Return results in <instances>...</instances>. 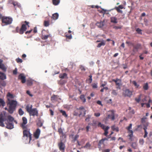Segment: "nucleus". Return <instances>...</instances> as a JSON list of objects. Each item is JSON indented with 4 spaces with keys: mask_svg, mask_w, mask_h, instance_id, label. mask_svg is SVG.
<instances>
[{
    "mask_svg": "<svg viewBox=\"0 0 152 152\" xmlns=\"http://www.w3.org/2000/svg\"><path fill=\"white\" fill-rule=\"evenodd\" d=\"M7 104L8 107V111L10 114H12L15 110L18 104L17 102L15 100L7 102Z\"/></svg>",
    "mask_w": 152,
    "mask_h": 152,
    "instance_id": "f257e3e1",
    "label": "nucleus"
},
{
    "mask_svg": "<svg viewBox=\"0 0 152 152\" xmlns=\"http://www.w3.org/2000/svg\"><path fill=\"white\" fill-rule=\"evenodd\" d=\"M104 144V140L103 139H102L99 141V142L98 144L99 146H100L102 144Z\"/></svg>",
    "mask_w": 152,
    "mask_h": 152,
    "instance_id": "bf43d9fd",
    "label": "nucleus"
},
{
    "mask_svg": "<svg viewBox=\"0 0 152 152\" xmlns=\"http://www.w3.org/2000/svg\"><path fill=\"white\" fill-rule=\"evenodd\" d=\"M49 21L45 20L44 21V25L45 27H47L49 25Z\"/></svg>",
    "mask_w": 152,
    "mask_h": 152,
    "instance_id": "79ce46f5",
    "label": "nucleus"
},
{
    "mask_svg": "<svg viewBox=\"0 0 152 152\" xmlns=\"http://www.w3.org/2000/svg\"><path fill=\"white\" fill-rule=\"evenodd\" d=\"M58 13H55L52 15V18L54 20H56L58 19Z\"/></svg>",
    "mask_w": 152,
    "mask_h": 152,
    "instance_id": "5701e85b",
    "label": "nucleus"
},
{
    "mask_svg": "<svg viewBox=\"0 0 152 152\" xmlns=\"http://www.w3.org/2000/svg\"><path fill=\"white\" fill-rule=\"evenodd\" d=\"M21 23L22 25L20 28L18 27H17L16 28V31L20 34H23L24 32L27 29L26 26H27L28 27H30L29 23L28 22L25 21L22 22Z\"/></svg>",
    "mask_w": 152,
    "mask_h": 152,
    "instance_id": "7ed1b4c3",
    "label": "nucleus"
},
{
    "mask_svg": "<svg viewBox=\"0 0 152 152\" xmlns=\"http://www.w3.org/2000/svg\"><path fill=\"white\" fill-rule=\"evenodd\" d=\"M18 79L21 80V82L23 83H25L26 81V77L23 73L19 75L18 76Z\"/></svg>",
    "mask_w": 152,
    "mask_h": 152,
    "instance_id": "9b49d317",
    "label": "nucleus"
},
{
    "mask_svg": "<svg viewBox=\"0 0 152 152\" xmlns=\"http://www.w3.org/2000/svg\"><path fill=\"white\" fill-rule=\"evenodd\" d=\"M18 113L20 115H23L24 113V112L23 111L21 108H20L18 110Z\"/></svg>",
    "mask_w": 152,
    "mask_h": 152,
    "instance_id": "49530a36",
    "label": "nucleus"
},
{
    "mask_svg": "<svg viewBox=\"0 0 152 152\" xmlns=\"http://www.w3.org/2000/svg\"><path fill=\"white\" fill-rule=\"evenodd\" d=\"M104 22L105 20H104L102 21H101L100 22H97L96 25L99 28H101L104 26Z\"/></svg>",
    "mask_w": 152,
    "mask_h": 152,
    "instance_id": "2eb2a0df",
    "label": "nucleus"
},
{
    "mask_svg": "<svg viewBox=\"0 0 152 152\" xmlns=\"http://www.w3.org/2000/svg\"><path fill=\"white\" fill-rule=\"evenodd\" d=\"M50 37V34L47 35H42V38L43 39H46Z\"/></svg>",
    "mask_w": 152,
    "mask_h": 152,
    "instance_id": "e433bc0d",
    "label": "nucleus"
},
{
    "mask_svg": "<svg viewBox=\"0 0 152 152\" xmlns=\"http://www.w3.org/2000/svg\"><path fill=\"white\" fill-rule=\"evenodd\" d=\"M33 81L31 80H28L26 81L27 85L28 86H31L33 84Z\"/></svg>",
    "mask_w": 152,
    "mask_h": 152,
    "instance_id": "393cba45",
    "label": "nucleus"
},
{
    "mask_svg": "<svg viewBox=\"0 0 152 152\" xmlns=\"http://www.w3.org/2000/svg\"><path fill=\"white\" fill-rule=\"evenodd\" d=\"M133 91L128 89L124 90L123 92V95L125 97H131Z\"/></svg>",
    "mask_w": 152,
    "mask_h": 152,
    "instance_id": "0eeeda50",
    "label": "nucleus"
},
{
    "mask_svg": "<svg viewBox=\"0 0 152 152\" xmlns=\"http://www.w3.org/2000/svg\"><path fill=\"white\" fill-rule=\"evenodd\" d=\"M98 127H101L102 129H104V130L105 128V126L103 124H102L100 122H99L98 123Z\"/></svg>",
    "mask_w": 152,
    "mask_h": 152,
    "instance_id": "2f4dec72",
    "label": "nucleus"
},
{
    "mask_svg": "<svg viewBox=\"0 0 152 152\" xmlns=\"http://www.w3.org/2000/svg\"><path fill=\"white\" fill-rule=\"evenodd\" d=\"M32 105L27 104L26 107V109L28 113L30 116H38V111L36 108L32 109Z\"/></svg>",
    "mask_w": 152,
    "mask_h": 152,
    "instance_id": "f03ea898",
    "label": "nucleus"
},
{
    "mask_svg": "<svg viewBox=\"0 0 152 152\" xmlns=\"http://www.w3.org/2000/svg\"><path fill=\"white\" fill-rule=\"evenodd\" d=\"M91 145L89 142H87L86 145L83 147V148L87 149H89L91 147Z\"/></svg>",
    "mask_w": 152,
    "mask_h": 152,
    "instance_id": "4c0bfd02",
    "label": "nucleus"
},
{
    "mask_svg": "<svg viewBox=\"0 0 152 152\" xmlns=\"http://www.w3.org/2000/svg\"><path fill=\"white\" fill-rule=\"evenodd\" d=\"M6 96L7 99V102L12 101V100H11V99H13L15 97L13 94H11L9 92L7 93Z\"/></svg>",
    "mask_w": 152,
    "mask_h": 152,
    "instance_id": "f8f14e48",
    "label": "nucleus"
},
{
    "mask_svg": "<svg viewBox=\"0 0 152 152\" xmlns=\"http://www.w3.org/2000/svg\"><path fill=\"white\" fill-rule=\"evenodd\" d=\"M110 21L111 23H118L117 19L115 17H112L110 18Z\"/></svg>",
    "mask_w": 152,
    "mask_h": 152,
    "instance_id": "f3484780",
    "label": "nucleus"
},
{
    "mask_svg": "<svg viewBox=\"0 0 152 152\" xmlns=\"http://www.w3.org/2000/svg\"><path fill=\"white\" fill-rule=\"evenodd\" d=\"M131 146L134 149H136L137 147V144L136 142H133L132 145Z\"/></svg>",
    "mask_w": 152,
    "mask_h": 152,
    "instance_id": "58836bf2",
    "label": "nucleus"
},
{
    "mask_svg": "<svg viewBox=\"0 0 152 152\" xmlns=\"http://www.w3.org/2000/svg\"><path fill=\"white\" fill-rule=\"evenodd\" d=\"M5 105V102L2 99L0 98V107L1 106L3 107Z\"/></svg>",
    "mask_w": 152,
    "mask_h": 152,
    "instance_id": "aec40b11",
    "label": "nucleus"
},
{
    "mask_svg": "<svg viewBox=\"0 0 152 152\" xmlns=\"http://www.w3.org/2000/svg\"><path fill=\"white\" fill-rule=\"evenodd\" d=\"M79 137V136L78 135V134H76L75 135V137L73 138V140L75 141L76 140H77V139Z\"/></svg>",
    "mask_w": 152,
    "mask_h": 152,
    "instance_id": "6e6d98bb",
    "label": "nucleus"
},
{
    "mask_svg": "<svg viewBox=\"0 0 152 152\" xmlns=\"http://www.w3.org/2000/svg\"><path fill=\"white\" fill-rule=\"evenodd\" d=\"M109 127L108 126H107L105 127V128L104 130V134L105 136H107V134L108 133V130L109 129Z\"/></svg>",
    "mask_w": 152,
    "mask_h": 152,
    "instance_id": "f704fd0d",
    "label": "nucleus"
},
{
    "mask_svg": "<svg viewBox=\"0 0 152 152\" xmlns=\"http://www.w3.org/2000/svg\"><path fill=\"white\" fill-rule=\"evenodd\" d=\"M141 95H140L139 96V97L138 98H135V100L136 101L138 102V103H139L140 101V100L141 99Z\"/></svg>",
    "mask_w": 152,
    "mask_h": 152,
    "instance_id": "8fccbe9b",
    "label": "nucleus"
},
{
    "mask_svg": "<svg viewBox=\"0 0 152 152\" xmlns=\"http://www.w3.org/2000/svg\"><path fill=\"white\" fill-rule=\"evenodd\" d=\"M140 46L137 45L134 46V49L137 50L139 48Z\"/></svg>",
    "mask_w": 152,
    "mask_h": 152,
    "instance_id": "774afa93",
    "label": "nucleus"
},
{
    "mask_svg": "<svg viewBox=\"0 0 152 152\" xmlns=\"http://www.w3.org/2000/svg\"><path fill=\"white\" fill-rule=\"evenodd\" d=\"M132 124H129V126L126 127V129L129 131V133H132V134H133V131L132 130L130 129H132Z\"/></svg>",
    "mask_w": 152,
    "mask_h": 152,
    "instance_id": "6ab92c4d",
    "label": "nucleus"
},
{
    "mask_svg": "<svg viewBox=\"0 0 152 152\" xmlns=\"http://www.w3.org/2000/svg\"><path fill=\"white\" fill-rule=\"evenodd\" d=\"M65 36L66 37L69 39H71L72 37L71 34H68L67 33H65Z\"/></svg>",
    "mask_w": 152,
    "mask_h": 152,
    "instance_id": "ea45409f",
    "label": "nucleus"
},
{
    "mask_svg": "<svg viewBox=\"0 0 152 152\" xmlns=\"http://www.w3.org/2000/svg\"><path fill=\"white\" fill-rule=\"evenodd\" d=\"M122 27L121 26H115L113 27V28L115 29H120Z\"/></svg>",
    "mask_w": 152,
    "mask_h": 152,
    "instance_id": "680f3d73",
    "label": "nucleus"
},
{
    "mask_svg": "<svg viewBox=\"0 0 152 152\" xmlns=\"http://www.w3.org/2000/svg\"><path fill=\"white\" fill-rule=\"evenodd\" d=\"M23 123L21 124L20 126L22 129H24L26 128V127H27V125H26L27 123V119L25 117H23L22 118Z\"/></svg>",
    "mask_w": 152,
    "mask_h": 152,
    "instance_id": "9d476101",
    "label": "nucleus"
},
{
    "mask_svg": "<svg viewBox=\"0 0 152 152\" xmlns=\"http://www.w3.org/2000/svg\"><path fill=\"white\" fill-rule=\"evenodd\" d=\"M80 99L83 101V102H85L86 101V99L85 97V96L83 94L80 95Z\"/></svg>",
    "mask_w": 152,
    "mask_h": 152,
    "instance_id": "473e14b6",
    "label": "nucleus"
},
{
    "mask_svg": "<svg viewBox=\"0 0 152 152\" xmlns=\"http://www.w3.org/2000/svg\"><path fill=\"white\" fill-rule=\"evenodd\" d=\"M105 45V42L104 40H102L100 43H99L98 44L97 47L98 48H100L102 46H104Z\"/></svg>",
    "mask_w": 152,
    "mask_h": 152,
    "instance_id": "b1692460",
    "label": "nucleus"
},
{
    "mask_svg": "<svg viewBox=\"0 0 152 152\" xmlns=\"http://www.w3.org/2000/svg\"><path fill=\"white\" fill-rule=\"evenodd\" d=\"M147 119L146 118H143L141 119V122L143 124H146V123H148L145 121V120Z\"/></svg>",
    "mask_w": 152,
    "mask_h": 152,
    "instance_id": "a19ab883",
    "label": "nucleus"
},
{
    "mask_svg": "<svg viewBox=\"0 0 152 152\" xmlns=\"http://www.w3.org/2000/svg\"><path fill=\"white\" fill-rule=\"evenodd\" d=\"M59 78H61L62 79L64 78L67 79L68 78L67 77V75L66 73L63 74L61 73L60 74L59 76Z\"/></svg>",
    "mask_w": 152,
    "mask_h": 152,
    "instance_id": "dca6fc26",
    "label": "nucleus"
},
{
    "mask_svg": "<svg viewBox=\"0 0 152 152\" xmlns=\"http://www.w3.org/2000/svg\"><path fill=\"white\" fill-rule=\"evenodd\" d=\"M115 9L118 12H120L121 13H122V10H120V9H119V7H115Z\"/></svg>",
    "mask_w": 152,
    "mask_h": 152,
    "instance_id": "13d9d810",
    "label": "nucleus"
},
{
    "mask_svg": "<svg viewBox=\"0 0 152 152\" xmlns=\"http://www.w3.org/2000/svg\"><path fill=\"white\" fill-rule=\"evenodd\" d=\"M5 123L6 124V127L7 128L9 129H12L13 128L14 125L12 123L7 122Z\"/></svg>",
    "mask_w": 152,
    "mask_h": 152,
    "instance_id": "4468645a",
    "label": "nucleus"
},
{
    "mask_svg": "<svg viewBox=\"0 0 152 152\" xmlns=\"http://www.w3.org/2000/svg\"><path fill=\"white\" fill-rule=\"evenodd\" d=\"M16 61H17V62L18 63H21L23 62L22 60L21 59L19 58H17L16 59Z\"/></svg>",
    "mask_w": 152,
    "mask_h": 152,
    "instance_id": "4d7b16f0",
    "label": "nucleus"
},
{
    "mask_svg": "<svg viewBox=\"0 0 152 152\" xmlns=\"http://www.w3.org/2000/svg\"><path fill=\"white\" fill-rule=\"evenodd\" d=\"M60 112L61 113H62V115L65 117H68L67 115L66 114V112L65 111L62 110H60Z\"/></svg>",
    "mask_w": 152,
    "mask_h": 152,
    "instance_id": "7c9ffc66",
    "label": "nucleus"
},
{
    "mask_svg": "<svg viewBox=\"0 0 152 152\" xmlns=\"http://www.w3.org/2000/svg\"><path fill=\"white\" fill-rule=\"evenodd\" d=\"M40 133V130L39 129H37L35 132L34 133V136L35 138L37 139H38Z\"/></svg>",
    "mask_w": 152,
    "mask_h": 152,
    "instance_id": "ddd939ff",
    "label": "nucleus"
},
{
    "mask_svg": "<svg viewBox=\"0 0 152 152\" xmlns=\"http://www.w3.org/2000/svg\"><path fill=\"white\" fill-rule=\"evenodd\" d=\"M143 89L145 90H147L148 88V85L147 83H146L143 86Z\"/></svg>",
    "mask_w": 152,
    "mask_h": 152,
    "instance_id": "a18cd8bd",
    "label": "nucleus"
},
{
    "mask_svg": "<svg viewBox=\"0 0 152 152\" xmlns=\"http://www.w3.org/2000/svg\"><path fill=\"white\" fill-rule=\"evenodd\" d=\"M57 96L55 95H53L51 97V100L52 101H56L57 99Z\"/></svg>",
    "mask_w": 152,
    "mask_h": 152,
    "instance_id": "72a5a7b5",
    "label": "nucleus"
},
{
    "mask_svg": "<svg viewBox=\"0 0 152 152\" xmlns=\"http://www.w3.org/2000/svg\"><path fill=\"white\" fill-rule=\"evenodd\" d=\"M13 74L16 75L17 73V70L16 68L13 71Z\"/></svg>",
    "mask_w": 152,
    "mask_h": 152,
    "instance_id": "338daca9",
    "label": "nucleus"
},
{
    "mask_svg": "<svg viewBox=\"0 0 152 152\" xmlns=\"http://www.w3.org/2000/svg\"><path fill=\"white\" fill-rule=\"evenodd\" d=\"M58 147L59 150L62 152H64L65 148L64 144L62 141L58 143Z\"/></svg>",
    "mask_w": 152,
    "mask_h": 152,
    "instance_id": "1a4fd4ad",
    "label": "nucleus"
},
{
    "mask_svg": "<svg viewBox=\"0 0 152 152\" xmlns=\"http://www.w3.org/2000/svg\"><path fill=\"white\" fill-rule=\"evenodd\" d=\"M6 85V83L5 81L3 80L0 81V87H4Z\"/></svg>",
    "mask_w": 152,
    "mask_h": 152,
    "instance_id": "cd10ccee",
    "label": "nucleus"
},
{
    "mask_svg": "<svg viewBox=\"0 0 152 152\" xmlns=\"http://www.w3.org/2000/svg\"><path fill=\"white\" fill-rule=\"evenodd\" d=\"M119 80V79L117 78L116 80L113 79L112 80L113 82H114L115 83V84H116V86H120V85H121L120 83H118L117 82V81Z\"/></svg>",
    "mask_w": 152,
    "mask_h": 152,
    "instance_id": "c9c22d12",
    "label": "nucleus"
},
{
    "mask_svg": "<svg viewBox=\"0 0 152 152\" xmlns=\"http://www.w3.org/2000/svg\"><path fill=\"white\" fill-rule=\"evenodd\" d=\"M66 82V81L64 80H60L58 82V84L60 85H63L65 84Z\"/></svg>",
    "mask_w": 152,
    "mask_h": 152,
    "instance_id": "37998d69",
    "label": "nucleus"
},
{
    "mask_svg": "<svg viewBox=\"0 0 152 152\" xmlns=\"http://www.w3.org/2000/svg\"><path fill=\"white\" fill-rule=\"evenodd\" d=\"M111 129L112 130L114 131H115L118 132L119 131L118 128V127H116L115 125H113L111 127Z\"/></svg>",
    "mask_w": 152,
    "mask_h": 152,
    "instance_id": "c85d7f7f",
    "label": "nucleus"
},
{
    "mask_svg": "<svg viewBox=\"0 0 152 152\" xmlns=\"http://www.w3.org/2000/svg\"><path fill=\"white\" fill-rule=\"evenodd\" d=\"M111 94L114 96H116L117 95V93L116 91L115 90H113L111 92Z\"/></svg>",
    "mask_w": 152,
    "mask_h": 152,
    "instance_id": "09e8293b",
    "label": "nucleus"
},
{
    "mask_svg": "<svg viewBox=\"0 0 152 152\" xmlns=\"http://www.w3.org/2000/svg\"><path fill=\"white\" fill-rule=\"evenodd\" d=\"M132 83L133 85L137 88H138L139 85H138L137 82L135 81H133Z\"/></svg>",
    "mask_w": 152,
    "mask_h": 152,
    "instance_id": "603ef678",
    "label": "nucleus"
},
{
    "mask_svg": "<svg viewBox=\"0 0 152 152\" xmlns=\"http://www.w3.org/2000/svg\"><path fill=\"white\" fill-rule=\"evenodd\" d=\"M143 125L144 126V127L143 128V129L144 131H146V130L147 129V126L148 125V123H146V124H144Z\"/></svg>",
    "mask_w": 152,
    "mask_h": 152,
    "instance_id": "c03bdc74",
    "label": "nucleus"
},
{
    "mask_svg": "<svg viewBox=\"0 0 152 152\" xmlns=\"http://www.w3.org/2000/svg\"><path fill=\"white\" fill-rule=\"evenodd\" d=\"M85 110V109L84 108V107H83V106H81L79 108H77V110Z\"/></svg>",
    "mask_w": 152,
    "mask_h": 152,
    "instance_id": "052dcab7",
    "label": "nucleus"
},
{
    "mask_svg": "<svg viewBox=\"0 0 152 152\" xmlns=\"http://www.w3.org/2000/svg\"><path fill=\"white\" fill-rule=\"evenodd\" d=\"M12 2V3L13 4L14 6H18V4L17 2H15L14 1H11Z\"/></svg>",
    "mask_w": 152,
    "mask_h": 152,
    "instance_id": "69168bd1",
    "label": "nucleus"
},
{
    "mask_svg": "<svg viewBox=\"0 0 152 152\" xmlns=\"http://www.w3.org/2000/svg\"><path fill=\"white\" fill-rule=\"evenodd\" d=\"M23 129V139H24V138L26 137V140L28 139V141L26 142L30 143L32 139V135L30 132V129L28 128V127H26V128Z\"/></svg>",
    "mask_w": 152,
    "mask_h": 152,
    "instance_id": "20e7f679",
    "label": "nucleus"
},
{
    "mask_svg": "<svg viewBox=\"0 0 152 152\" xmlns=\"http://www.w3.org/2000/svg\"><path fill=\"white\" fill-rule=\"evenodd\" d=\"M52 3L54 5H57L60 3V0H52Z\"/></svg>",
    "mask_w": 152,
    "mask_h": 152,
    "instance_id": "4be33fe9",
    "label": "nucleus"
},
{
    "mask_svg": "<svg viewBox=\"0 0 152 152\" xmlns=\"http://www.w3.org/2000/svg\"><path fill=\"white\" fill-rule=\"evenodd\" d=\"M92 88H96L97 87V83H94L92 84Z\"/></svg>",
    "mask_w": 152,
    "mask_h": 152,
    "instance_id": "864d4df0",
    "label": "nucleus"
},
{
    "mask_svg": "<svg viewBox=\"0 0 152 152\" xmlns=\"http://www.w3.org/2000/svg\"><path fill=\"white\" fill-rule=\"evenodd\" d=\"M136 31L137 32V33L138 34H142V33L141 32L142 30L141 29H140L139 28H138L136 29Z\"/></svg>",
    "mask_w": 152,
    "mask_h": 152,
    "instance_id": "3c124183",
    "label": "nucleus"
},
{
    "mask_svg": "<svg viewBox=\"0 0 152 152\" xmlns=\"http://www.w3.org/2000/svg\"><path fill=\"white\" fill-rule=\"evenodd\" d=\"M139 143L142 145L143 144V143H144V140L143 139H140V140H139Z\"/></svg>",
    "mask_w": 152,
    "mask_h": 152,
    "instance_id": "e2e57ef3",
    "label": "nucleus"
},
{
    "mask_svg": "<svg viewBox=\"0 0 152 152\" xmlns=\"http://www.w3.org/2000/svg\"><path fill=\"white\" fill-rule=\"evenodd\" d=\"M108 112H110V113L107 115L106 118V120L110 119L111 120H114L115 119V111L113 110H111L109 111Z\"/></svg>",
    "mask_w": 152,
    "mask_h": 152,
    "instance_id": "6e6552de",
    "label": "nucleus"
},
{
    "mask_svg": "<svg viewBox=\"0 0 152 152\" xmlns=\"http://www.w3.org/2000/svg\"><path fill=\"white\" fill-rule=\"evenodd\" d=\"M89 83H91L92 81V76L91 75H90L89 76Z\"/></svg>",
    "mask_w": 152,
    "mask_h": 152,
    "instance_id": "0e129e2a",
    "label": "nucleus"
},
{
    "mask_svg": "<svg viewBox=\"0 0 152 152\" xmlns=\"http://www.w3.org/2000/svg\"><path fill=\"white\" fill-rule=\"evenodd\" d=\"M12 21V19L11 18L7 17H3L1 20L2 26H4L11 24Z\"/></svg>",
    "mask_w": 152,
    "mask_h": 152,
    "instance_id": "39448f33",
    "label": "nucleus"
},
{
    "mask_svg": "<svg viewBox=\"0 0 152 152\" xmlns=\"http://www.w3.org/2000/svg\"><path fill=\"white\" fill-rule=\"evenodd\" d=\"M6 79V75L3 73L0 72V79L3 80Z\"/></svg>",
    "mask_w": 152,
    "mask_h": 152,
    "instance_id": "a211bd4d",
    "label": "nucleus"
},
{
    "mask_svg": "<svg viewBox=\"0 0 152 152\" xmlns=\"http://www.w3.org/2000/svg\"><path fill=\"white\" fill-rule=\"evenodd\" d=\"M37 125L38 126L41 127L43 125V123L41 121H39L37 124Z\"/></svg>",
    "mask_w": 152,
    "mask_h": 152,
    "instance_id": "5fc2aeb1",
    "label": "nucleus"
},
{
    "mask_svg": "<svg viewBox=\"0 0 152 152\" xmlns=\"http://www.w3.org/2000/svg\"><path fill=\"white\" fill-rule=\"evenodd\" d=\"M91 117V115H87L86 116V118L85 119V121H87L88 122L89 121V120L90 119Z\"/></svg>",
    "mask_w": 152,
    "mask_h": 152,
    "instance_id": "de8ad7c7",
    "label": "nucleus"
},
{
    "mask_svg": "<svg viewBox=\"0 0 152 152\" xmlns=\"http://www.w3.org/2000/svg\"><path fill=\"white\" fill-rule=\"evenodd\" d=\"M58 132L60 134H61L62 136H64L65 135V134L63 132L62 129L60 128L58 129Z\"/></svg>",
    "mask_w": 152,
    "mask_h": 152,
    "instance_id": "c756f323",
    "label": "nucleus"
},
{
    "mask_svg": "<svg viewBox=\"0 0 152 152\" xmlns=\"http://www.w3.org/2000/svg\"><path fill=\"white\" fill-rule=\"evenodd\" d=\"M77 111L78 110H76L74 112L73 114V115L74 116L79 115V116H80V115L82 114L81 112H79V113H78V112H77Z\"/></svg>",
    "mask_w": 152,
    "mask_h": 152,
    "instance_id": "a878e982",
    "label": "nucleus"
},
{
    "mask_svg": "<svg viewBox=\"0 0 152 152\" xmlns=\"http://www.w3.org/2000/svg\"><path fill=\"white\" fill-rule=\"evenodd\" d=\"M7 119L8 120L7 121V122H12L14 120V118L13 117L11 116L10 115H8L7 116Z\"/></svg>",
    "mask_w": 152,
    "mask_h": 152,
    "instance_id": "bb28decb",
    "label": "nucleus"
},
{
    "mask_svg": "<svg viewBox=\"0 0 152 152\" xmlns=\"http://www.w3.org/2000/svg\"><path fill=\"white\" fill-rule=\"evenodd\" d=\"M7 116L6 112H3L1 113L0 114V126L4 127L5 126L3 122L7 120Z\"/></svg>",
    "mask_w": 152,
    "mask_h": 152,
    "instance_id": "423d86ee",
    "label": "nucleus"
},
{
    "mask_svg": "<svg viewBox=\"0 0 152 152\" xmlns=\"http://www.w3.org/2000/svg\"><path fill=\"white\" fill-rule=\"evenodd\" d=\"M0 68L1 69L4 71H6L7 69L3 64L1 63H0Z\"/></svg>",
    "mask_w": 152,
    "mask_h": 152,
    "instance_id": "412c9836",
    "label": "nucleus"
}]
</instances>
